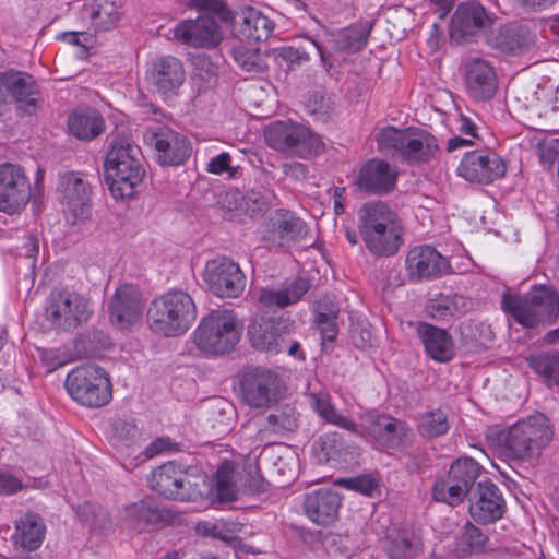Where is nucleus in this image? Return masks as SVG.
<instances>
[{"mask_svg": "<svg viewBox=\"0 0 559 559\" xmlns=\"http://www.w3.org/2000/svg\"><path fill=\"white\" fill-rule=\"evenodd\" d=\"M106 181L116 199H132L146 176L145 158L139 145L117 134L109 144L104 163Z\"/></svg>", "mask_w": 559, "mask_h": 559, "instance_id": "obj_1", "label": "nucleus"}, {"mask_svg": "<svg viewBox=\"0 0 559 559\" xmlns=\"http://www.w3.org/2000/svg\"><path fill=\"white\" fill-rule=\"evenodd\" d=\"M497 445L511 459L531 461L540 456L552 439V430L543 414H535L515 424L490 430Z\"/></svg>", "mask_w": 559, "mask_h": 559, "instance_id": "obj_2", "label": "nucleus"}, {"mask_svg": "<svg viewBox=\"0 0 559 559\" xmlns=\"http://www.w3.org/2000/svg\"><path fill=\"white\" fill-rule=\"evenodd\" d=\"M191 8L200 14L185 20L174 28V36L182 44L194 48H214L223 40L219 23L233 19L231 11L222 0H191Z\"/></svg>", "mask_w": 559, "mask_h": 559, "instance_id": "obj_3", "label": "nucleus"}, {"mask_svg": "<svg viewBox=\"0 0 559 559\" xmlns=\"http://www.w3.org/2000/svg\"><path fill=\"white\" fill-rule=\"evenodd\" d=\"M197 318L191 296L182 290H171L154 299L147 310L150 329L165 337L186 333Z\"/></svg>", "mask_w": 559, "mask_h": 559, "instance_id": "obj_4", "label": "nucleus"}, {"mask_svg": "<svg viewBox=\"0 0 559 559\" xmlns=\"http://www.w3.org/2000/svg\"><path fill=\"white\" fill-rule=\"evenodd\" d=\"M241 337V324L233 310H212L193 333L199 350L211 356H223L233 352Z\"/></svg>", "mask_w": 559, "mask_h": 559, "instance_id": "obj_5", "label": "nucleus"}, {"mask_svg": "<svg viewBox=\"0 0 559 559\" xmlns=\"http://www.w3.org/2000/svg\"><path fill=\"white\" fill-rule=\"evenodd\" d=\"M502 307L525 328L550 324L559 314V295L550 287L536 286L525 296L506 294Z\"/></svg>", "mask_w": 559, "mask_h": 559, "instance_id": "obj_6", "label": "nucleus"}, {"mask_svg": "<svg viewBox=\"0 0 559 559\" xmlns=\"http://www.w3.org/2000/svg\"><path fill=\"white\" fill-rule=\"evenodd\" d=\"M266 144L284 154L309 158L324 151L321 136L307 126L292 120H276L264 129Z\"/></svg>", "mask_w": 559, "mask_h": 559, "instance_id": "obj_7", "label": "nucleus"}, {"mask_svg": "<svg viewBox=\"0 0 559 559\" xmlns=\"http://www.w3.org/2000/svg\"><path fill=\"white\" fill-rule=\"evenodd\" d=\"M64 386L75 402L86 407H103L112 397L109 376L104 368L96 365L86 364L71 370Z\"/></svg>", "mask_w": 559, "mask_h": 559, "instance_id": "obj_8", "label": "nucleus"}, {"mask_svg": "<svg viewBox=\"0 0 559 559\" xmlns=\"http://www.w3.org/2000/svg\"><path fill=\"white\" fill-rule=\"evenodd\" d=\"M437 148L435 136L423 129L386 126V153L407 164L429 162Z\"/></svg>", "mask_w": 559, "mask_h": 559, "instance_id": "obj_9", "label": "nucleus"}, {"mask_svg": "<svg viewBox=\"0 0 559 559\" xmlns=\"http://www.w3.org/2000/svg\"><path fill=\"white\" fill-rule=\"evenodd\" d=\"M296 330L294 320L282 316H255L248 325L251 345L259 350L278 354L286 347V338Z\"/></svg>", "mask_w": 559, "mask_h": 559, "instance_id": "obj_10", "label": "nucleus"}, {"mask_svg": "<svg viewBox=\"0 0 559 559\" xmlns=\"http://www.w3.org/2000/svg\"><path fill=\"white\" fill-rule=\"evenodd\" d=\"M93 313L90 300L72 290L53 292L47 307V317L56 328L76 329L88 321Z\"/></svg>", "mask_w": 559, "mask_h": 559, "instance_id": "obj_11", "label": "nucleus"}, {"mask_svg": "<svg viewBox=\"0 0 559 559\" xmlns=\"http://www.w3.org/2000/svg\"><path fill=\"white\" fill-rule=\"evenodd\" d=\"M57 193L69 223L74 225L88 217L92 189L82 174L68 171L60 175Z\"/></svg>", "mask_w": 559, "mask_h": 559, "instance_id": "obj_12", "label": "nucleus"}, {"mask_svg": "<svg viewBox=\"0 0 559 559\" xmlns=\"http://www.w3.org/2000/svg\"><path fill=\"white\" fill-rule=\"evenodd\" d=\"M204 282L218 297L237 298L246 287V276L240 266L227 258H218L206 263Z\"/></svg>", "mask_w": 559, "mask_h": 559, "instance_id": "obj_13", "label": "nucleus"}, {"mask_svg": "<svg viewBox=\"0 0 559 559\" xmlns=\"http://www.w3.org/2000/svg\"><path fill=\"white\" fill-rule=\"evenodd\" d=\"M144 140L147 145L155 148L157 162L164 166L181 165L191 154L187 138L165 126L148 129Z\"/></svg>", "mask_w": 559, "mask_h": 559, "instance_id": "obj_14", "label": "nucleus"}, {"mask_svg": "<svg viewBox=\"0 0 559 559\" xmlns=\"http://www.w3.org/2000/svg\"><path fill=\"white\" fill-rule=\"evenodd\" d=\"M31 195L24 169L15 164L0 165V211L14 214L24 209Z\"/></svg>", "mask_w": 559, "mask_h": 559, "instance_id": "obj_15", "label": "nucleus"}, {"mask_svg": "<svg viewBox=\"0 0 559 559\" xmlns=\"http://www.w3.org/2000/svg\"><path fill=\"white\" fill-rule=\"evenodd\" d=\"M506 162L490 150H475L464 155L457 173L469 182L491 183L504 176Z\"/></svg>", "mask_w": 559, "mask_h": 559, "instance_id": "obj_16", "label": "nucleus"}, {"mask_svg": "<svg viewBox=\"0 0 559 559\" xmlns=\"http://www.w3.org/2000/svg\"><path fill=\"white\" fill-rule=\"evenodd\" d=\"M405 266L409 278L415 282L437 280L452 272L450 261L429 245L411 249Z\"/></svg>", "mask_w": 559, "mask_h": 559, "instance_id": "obj_17", "label": "nucleus"}, {"mask_svg": "<svg viewBox=\"0 0 559 559\" xmlns=\"http://www.w3.org/2000/svg\"><path fill=\"white\" fill-rule=\"evenodd\" d=\"M359 231L367 249L377 257L384 255V203L368 201L358 210Z\"/></svg>", "mask_w": 559, "mask_h": 559, "instance_id": "obj_18", "label": "nucleus"}, {"mask_svg": "<svg viewBox=\"0 0 559 559\" xmlns=\"http://www.w3.org/2000/svg\"><path fill=\"white\" fill-rule=\"evenodd\" d=\"M144 301L141 292L132 284L120 285L110 301V321L120 329L138 323L143 313Z\"/></svg>", "mask_w": 559, "mask_h": 559, "instance_id": "obj_19", "label": "nucleus"}, {"mask_svg": "<svg viewBox=\"0 0 559 559\" xmlns=\"http://www.w3.org/2000/svg\"><path fill=\"white\" fill-rule=\"evenodd\" d=\"M186 80L182 62L173 56H163L153 61L147 71V81L153 88L164 95H174Z\"/></svg>", "mask_w": 559, "mask_h": 559, "instance_id": "obj_20", "label": "nucleus"}, {"mask_svg": "<svg viewBox=\"0 0 559 559\" xmlns=\"http://www.w3.org/2000/svg\"><path fill=\"white\" fill-rule=\"evenodd\" d=\"M341 504L342 499L336 490L320 488L305 496L302 507L305 514L311 522L325 526L337 519Z\"/></svg>", "mask_w": 559, "mask_h": 559, "instance_id": "obj_21", "label": "nucleus"}, {"mask_svg": "<svg viewBox=\"0 0 559 559\" xmlns=\"http://www.w3.org/2000/svg\"><path fill=\"white\" fill-rule=\"evenodd\" d=\"M0 88L14 98L20 109L32 115L37 108L38 87L35 79L21 71L0 74Z\"/></svg>", "mask_w": 559, "mask_h": 559, "instance_id": "obj_22", "label": "nucleus"}, {"mask_svg": "<svg viewBox=\"0 0 559 559\" xmlns=\"http://www.w3.org/2000/svg\"><path fill=\"white\" fill-rule=\"evenodd\" d=\"M278 378L266 369H257L245 376L241 391L245 401L252 407H264L274 399Z\"/></svg>", "mask_w": 559, "mask_h": 559, "instance_id": "obj_23", "label": "nucleus"}, {"mask_svg": "<svg viewBox=\"0 0 559 559\" xmlns=\"http://www.w3.org/2000/svg\"><path fill=\"white\" fill-rule=\"evenodd\" d=\"M504 500L499 488L491 481H479L475 500L469 506L472 518L480 523L493 522L502 516Z\"/></svg>", "mask_w": 559, "mask_h": 559, "instance_id": "obj_24", "label": "nucleus"}, {"mask_svg": "<svg viewBox=\"0 0 559 559\" xmlns=\"http://www.w3.org/2000/svg\"><path fill=\"white\" fill-rule=\"evenodd\" d=\"M493 22L491 14L479 3H464L459 5L453 17L451 36H471L478 31L489 27Z\"/></svg>", "mask_w": 559, "mask_h": 559, "instance_id": "obj_25", "label": "nucleus"}, {"mask_svg": "<svg viewBox=\"0 0 559 559\" xmlns=\"http://www.w3.org/2000/svg\"><path fill=\"white\" fill-rule=\"evenodd\" d=\"M270 233L280 246H289L305 239L308 234L307 224L294 212L280 209L270 218Z\"/></svg>", "mask_w": 559, "mask_h": 559, "instance_id": "obj_26", "label": "nucleus"}, {"mask_svg": "<svg viewBox=\"0 0 559 559\" xmlns=\"http://www.w3.org/2000/svg\"><path fill=\"white\" fill-rule=\"evenodd\" d=\"M466 87L477 100H488L497 91V79L492 67L484 60H473L466 72Z\"/></svg>", "mask_w": 559, "mask_h": 559, "instance_id": "obj_27", "label": "nucleus"}, {"mask_svg": "<svg viewBox=\"0 0 559 559\" xmlns=\"http://www.w3.org/2000/svg\"><path fill=\"white\" fill-rule=\"evenodd\" d=\"M310 283L304 277L287 282L281 288H262L259 293V302L264 307L286 308L302 299L309 292Z\"/></svg>", "mask_w": 559, "mask_h": 559, "instance_id": "obj_28", "label": "nucleus"}, {"mask_svg": "<svg viewBox=\"0 0 559 559\" xmlns=\"http://www.w3.org/2000/svg\"><path fill=\"white\" fill-rule=\"evenodd\" d=\"M417 333L425 345L427 354L439 362L450 361L454 356V344L451 336L443 329L421 323Z\"/></svg>", "mask_w": 559, "mask_h": 559, "instance_id": "obj_29", "label": "nucleus"}, {"mask_svg": "<svg viewBox=\"0 0 559 559\" xmlns=\"http://www.w3.org/2000/svg\"><path fill=\"white\" fill-rule=\"evenodd\" d=\"M421 548V538L414 530L394 527L386 533V555L390 559H412Z\"/></svg>", "mask_w": 559, "mask_h": 559, "instance_id": "obj_30", "label": "nucleus"}, {"mask_svg": "<svg viewBox=\"0 0 559 559\" xmlns=\"http://www.w3.org/2000/svg\"><path fill=\"white\" fill-rule=\"evenodd\" d=\"M239 475L240 473L234 463L223 462L213 476L211 495L219 502L236 500L241 492L238 485Z\"/></svg>", "mask_w": 559, "mask_h": 559, "instance_id": "obj_31", "label": "nucleus"}, {"mask_svg": "<svg viewBox=\"0 0 559 559\" xmlns=\"http://www.w3.org/2000/svg\"><path fill=\"white\" fill-rule=\"evenodd\" d=\"M45 535L43 519L35 513H26L15 523L14 543L26 550H36L40 547Z\"/></svg>", "mask_w": 559, "mask_h": 559, "instance_id": "obj_32", "label": "nucleus"}, {"mask_svg": "<svg viewBox=\"0 0 559 559\" xmlns=\"http://www.w3.org/2000/svg\"><path fill=\"white\" fill-rule=\"evenodd\" d=\"M182 471L173 462L166 463L153 471L150 478V486L159 495L177 500L182 497L179 485L181 484Z\"/></svg>", "mask_w": 559, "mask_h": 559, "instance_id": "obj_33", "label": "nucleus"}, {"mask_svg": "<svg viewBox=\"0 0 559 559\" xmlns=\"http://www.w3.org/2000/svg\"><path fill=\"white\" fill-rule=\"evenodd\" d=\"M82 15L90 19L95 31H109L120 19L119 7L114 0H95L83 8Z\"/></svg>", "mask_w": 559, "mask_h": 559, "instance_id": "obj_34", "label": "nucleus"}, {"mask_svg": "<svg viewBox=\"0 0 559 559\" xmlns=\"http://www.w3.org/2000/svg\"><path fill=\"white\" fill-rule=\"evenodd\" d=\"M273 22L260 11L249 8L241 14L239 33L242 37L253 41H264L273 33Z\"/></svg>", "mask_w": 559, "mask_h": 559, "instance_id": "obj_35", "label": "nucleus"}, {"mask_svg": "<svg viewBox=\"0 0 559 559\" xmlns=\"http://www.w3.org/2000/svg\"><path fill=\"white\" fill-rule=\"evenodd\" d=\"M104 119L94 110L73 111L68 119L71 134L80 140H92L104 131Z\"/></svg>", "mask_w": 559, "mask_h": 559, "instance_id": "obj_36", "label": "nucleus"}, {"mask_svg": "<svg viewBox=\"0 0 559 559\" xmlns=\"http://www.w3.org/2000/svg\"><path fill=\"white\" fill-rule=\"evenodd\" d=\"M469 300L459 294L443 295L439 294L428 300L426 310L428 314L437 320H444L455 314L464 313L468 306Z\"/></svg>", "mask_w": 559, "mask_h": 559, "instance_id": "obj_37", "label": "nucleus"}, {"mask_svg": "<svg viewBox=\"0 0 559 559\" xmlns=\"http://www.w3.org/2000/svg\"><path fill=\"white\" fill-rule=\"evenodd\" d=\"M356 187L366 194H377L384 190V160L372 158L366 162L356 178Z\"/></svg>", "mask_w": 559, "mask_h": 559, "instance_id": "obj_38", "label": "nucleus"}, {"mask_svg": "<svg viewBox=\"0 0 559 559\" xmlns=\"http://www.w3.org/2000/svg\"><path fill=\"white\" fill-rule=\"evenodd\" d=\"M371 28L372 23L364 22L342 29L334 37L335 49L346 53L361 50L367 44Z\"/></svg>", "mask_w": 559, "mask_h": 559, "instance_id": "obj_39", "label": "nucleus"}, {"mask_svg": "<svg viewBox=\"0 0 559 559\" xmlns=\"http://www.w3.org/2000/svg\"><path fill=\"white\" fill-rule=\"evenodd\" d=\"M310 402L312 408L326 423L346 429L353 433L358 432V425L350 418L337 412V409L331 403V397L329 394H311Z\"/></svg>", "mask_w": 559, "mask_h": 559, "instance_id": "obj_40", "label": "nucleus"}, {"mask_svg": "<svg viewBox=\"0 0 559 559\" xmlns=\"http://www.w3.org/2000/svg\"><path fill=\"white\" fill-rule=\"evenodd\" d=\"M310 402L312 408L326 423L346 429L353 433L358 432V425L350 418L337 412V409L331 403V397L329 394H311Z\"/></svg>", "mask_w": 559, "mask_h": 559, "instance_id": "obj_41", "label": "nucleus"}, {"mask_svg": "<svg viewBox=\"0 0 559 559\" xmlns=\"http://www.w3.org/2000/svg\"><path fill=\"white\" fill-rule=\"evenodd\" d=\"M450 429L448 415L442 409L428 411L420 414L417 430L425 439H433L445 435Z\"/></svg>", "mask_w": 559, "mask_h": 559, "instance_id": "obj_42", "label": "nucleus"}, {"mask_svg": "<svg viewBox=\"0 0 559 559\" xmlns=\"http://www.w3.org/2000/svg\"><path fill=\"white\" fill-rule=\"evenodd\" d=\"M497 48L504 52H515L530 45L528 32L521 26L506 25L493 38Z\"/></svg>", "mask_w": 559, "mask_h": 559, "instance_id": "obj_43", "label": "nucleus"}, {"mask_svg": "<svg viewBox=\"0 0 559 559\" xmlns=\"http://www.w3.org/2000/svg\"><path fill=\"white\" fill-rule=\"evenodd\" d=\"M158 514L155 508L145 501L127 506L123 510L122 521L133 530H142L145 525L153 523Z\"/></svg>", "mask_w": 559, "mask_h": 559, "instance_id": "obj_44", "label": "nucleus"}, {"mask_svg": "<svg viewBox=\"0 0 559 559\" xmlns=\"http://www.w3.org/2000/svg\"><path fill=\"white\" fill-rule=\"evenodd\" d=\"M527 362L534 371L545 378L548 385L559 386V353L531 356Z\"/></svg>", "mask_w": 559, "mask_h": 559, "instance_id": "obj_45", "label": "nucleus"}, {"mask_svg": "<svg viewBox=\"0 0 559 559\" xmlns=\"http://www.w3.org/2000/svg\"><path fill=\"white\" fill-rule=\"evenodd\" d=\"M233 57L236 63L247 73L261 74L267 70L264 56L258 49H250L243 46L233 49Z\"/></svg>", "mask_w": 559, "mask_h": 559, "instance_id": "obj_46", "label": "nucleus"}, {"mask_svg": "<svg viewBox=\"0 0 559 559\" xmlns=\"http://www.w3.org/2000/svg\"><path fill=\"white\" fill-rule=\"evenodd\" d=\"M481 466L473 459H457L450 468L449 477L453 481L465 486L469 491L476 479L479 477Z\"/></svg>", "mask_w": 559, "mask_h": 559, "instance_id": "obj_47", "label": "nucleus"}, {"mask_svg": "<svg viewBox=\"0 0 559 559\" xmlns=\"http://www.w3.org/2000/svg\"><path fill=\"white\" fill-rule=\"evenodd\" d=\"M487 537L479 528L471 523H467L456 543L454 551L457 556H466L474 552H479L485 548Z\"/></svg>", "mask_w": 559, "mask_h": 559, "instance_id": "obj_48", "label": "nucleus"}, {"mask_svg": "<svg viewBox=\"0 0 559 559\" xmlns=\"http://www.w3.org/2000/svg\"><path fill=\"white\" fill-rule=\"evenodd\" d=\"M274 198V192L264 187H259L257 189L247 191V193L242 195L241 200L243 214L253 217L254 215L267 209L272 204Z\"/></svg>", "mask_w": 559, "mask_h": 559, "instance_id": "obj_49", "label": "nucleus"}, {"mask_svg": "<svg viewBox=\"0 0 559 559\" xmlns=\"http://www.w3.org/2000/svg\"><path fill=\"white\" fill-rule=\"evenodd\" d=\"M316 50L319 52L322 62H325V56L321 46L310 39L306 38L305 43L298 47L284 46L277 50V57L289 63L300 64L310 60V51Z\"/></svg>", "mask_w": 559, "mask_h": 559, "instance_id": "obj_50", "label": "nucleus"}, {"mask_svg": "<svg viewBox=\"0 0 559 559\" xmlns=\"http://www.w3.org/2000/svg\"><path fill=\"white\" fill-rule=\"evenodd\" d=\"M468 490L465 486L453 481L448 477V480L436 481L432 489V497L436 501L444 502L450 506H457L463 502Z\"/></svg>", "mask_w": 559, "mask_h": 559, "instance_id": "obj_51", "label": "nucleus"}, {"mask_svg": "<svg viewBox=\"0 0 559 559\" xmlns=\"http://www.w3.org/2000/svg\"><path fill=\"white\" fill-rule=\"evenodd\" d=\"M413 437L412 429L405 423L395 418L386 419V451L407 447Z\"/></svg>", "mask_w": 559, "mask_h": 559, "instance_id": "obj_52", "label": "nucleus"}, {"mask_svg": "<svg viewBox=\"0 0 559 559\" xmlns=\"http://www.w3.org/2000/svg\"><path fill=\"white\" fill-rule=\"evenodd\" d=\"M111 440L116 445L129 447L140 437V430L133 420L117 418L111 423Z\"/></svg>", "mask_w": 559, "mask_h": 559, "instance_id": "obj_53", "label": "nucleus"}, {"mask_svg": "<svg viewBox=\"0 0 559 559\" xmlns=\"http://www.w3.org/2000/svg\"><path fill=\"white\" fill-rule=\"evenodd\" d=\"M340 309L337 305L330 304L328 312L320 310L316 316V324L321 333L323 340L333 342L338 333L336 319L338 317Z\"/></svg>", "mask_w": 559, "mask_h": 559, "instance_id": "obj_54", "label": "nucleus"}, {"mask_svg": "<svg viewBox=\"0 0 559 559\" xmlns=\"http://www.w3.org/2000/svg\"><path fill=\"white\" fill-rule=\"evenodd\" d=\"M404 228L396 214L386 211V255L396 253L404 243Z\"/></svg>", "mask_w": 559, "mask_h": 559, "instance_id": "obj_55", "label": "nucleus"}, {"mask_svg": "<svg viewBox=\"0 0 559 559\" xmlns=\"http://www.w3.org/2000/svg\"><path fill=\"white\" fill-rule=\"evenodd\" d=\"M198 534L202 536H210L229 544L234 540L233 532L227 527L223 521H203L199 522L195 526Z\"/></svg>", "mask_w": 559, "mask_h": 559, "instance_id": "obj_56", "label": "nucleus"}, {"mask_svg": "<svg viewBox=\"0 0 559 559\" xmlns=\"http://www.w3.org/2000/svg\"><path fill=\"white\" fill-rule=\"evenodd\" d=\"M205 478L203 476L192 477L191 475L182 472L181 484L179 485L180 493L177 500L190 501L195 500L202 496L201 487L204 486Z\"/></svg>", "mask_w": 559, "mask_h": 559, "instance_id": "obj_57", "label": "nucleus"}, {"mask_svg": "<svg viewBox=\"0 0 559 559\" xmlns=\"http://www.w3.org/2000/svg\"><path fill=\"white\" fill-rule=\"evenodd\" d=\"M242 194L238 190H226L218 195L219 207L228 215L229 218L243 214L241 206Z\"/></svg>", "mask_w": 559, "mask_h": 559, "instance_id": "obj_58", "label": "nucleus"}, {"mask_svg": "<svg viewBox=\"0 0 559 559\" xmlns=\"http://www.w3.org/2000/svg\"><path fill=\"white\" fill-rule=\"evenodd\" d=\"M559 86L556 81L551 79L543 80V83L538 84L535 91V97L537 100L545 105V108H549L551 111L556 110L557 93Z\"/></svg>", "mask_w": 559, "mask_h": 559, "instance_id": "obj_59", "label": "nucleus"}, {"mask_svg": "<svg viewBox=\"0 0 559 559\" xmlns=\"http://www.w3.org/2000/svg\"><path fill=\"white\" fill-rule=\"evenodd\" d=\"M361 428L367 436L381 443V439L384 436V428L380 414L373 411L367 412L361 417Z\"/></svg>", "mask_w": 559, "mask_h": 559, "instance_id": "obj_60", "label": "nucleus"}, {"mask_svg": "<svg viewBox=\"0 0 559 559\" xmlns=\"http://www.w3.org/2000/svg\"><path fill=\"white\" fill-rule=\"evenodd\" d=\"M540 162L551 164L559 162V139L550 135L544 136L536 145Z\"/></svg>", "mask_w": 559, "mask_h": 559, "instance_id": "obj_61", "label": "nucleus"}, {"mask_svg": "<svg viewBox=\"0 0 559 559\" xmlns=\"http://www.w3.org/2000/svg\"><path fill=\"white\" fill-rule=\"evenodd\" d=\"M177 451V444L168 437H160L152 441L145 449V455L152 459L163 453Z\"/></svg>", "mask_w": 559, "mask_h": 559, "instance_id": "obj_62", "label": "nucleus"}, {"mask_svg": "<svg viewBox=\"0 0 559 559\" xmlns=\"http://www.w3.org/2000/svg\"><path fill=\"white\" fill-rule=\"evenodd\" d=\"M230 164V154L227 152H223L210 159V162L206 165V170L214 175H222L223 173L228 171L229 175L233 176Z\"/></svg>", "mask_w": 559, "mask_h": 559, "instance_id": "obj_63", "label": "nucleus"}, {"mask_svg": "<svg viewBox=\"0 0 559 559\" xmlns=\"http://www.w3.org/2000/svg\"><path fill=\"white\" fill-rule=\"evenodd\" d=\"M22 489V481L8 473H0V493L12 495Z\"/></svg>", "mask_w": 559, "mask_h": 559, "instance_id": "obj_64", "label": "nucleus"}]
</instances>
